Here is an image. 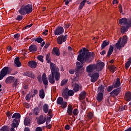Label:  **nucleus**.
<instances>
[{"mask_svg": "<svg viewBox=\"0 0 131 131\" xmlns=\"http://www.w3.org/2000/svg\"><path fill=\"white\" fill-rule=\"evenodd\" d=\"M94 57H95V54L93 52H83L82 54H79L78 56L77 60L81 62H77L76 65L78 67V69H80L81 67L83 66L82 64L85 62V61H91L94 59Z\"/></svg>", "mask_w": 131, "mask_h": 131, "instance_id": "1", "label": "nucleus"}, {"mask_svg": "<svg viewBox=\"0 0 131 131\" xmlns=\"http://www.w3.org/2000/svg\"><path fill=\"white\" fill-rule=\"evenodd\" d=\"M104 64L103 62L98 61L96 65L90 64L88 67H87L86 72L89 73V74H92V73L94 72V71H97V72H99L103 69V67H104Z\"/></svg>", "mask_w": 131, "mask_h": 131, "instance_id": "2", "label": "nucleus"}, {"mask_svg": "<svg viewBox=\"0 0 131 131\" xmlns=\"http://www.w3.org/2000/svg\"><path fill=\"white\" fill-rule=\"evenodd\" d=\"M119 23L120 25H126V27H122L121 28V32L124 33L127 30H128L129 27H131V21H127V19L126 18H123L119 20Z\"/></svg>", "mask_w": 131, "mask_h": 131, "instance_id": "3", "label": "nucleus"}, {"mask_svg": "<svg viewBox=\"0 0 131 131\" xmlns=\"http://www.w3.org/2000/svg\"><path fill=\"white\" fill-rule=\"evenodd\" d=\"M31 12H32V4H28L25 6H23L19 10V13L21 15L30 14Z\"/></svg>", "mask_w": 131, "mask_h": 131, "instance_id": "4", "label": "nucleus"}, {"mask_svg": "<svg viewBox=\"0 0 131 131\" xmlns=\"http://www.w3.org/2000/svg\"><path fill=\"white\" fill-rule=\"evenodd\" d=\"M127 42V36H124L122 38H120L118 42L116 44L117 49L120 50L121 48H123L125 44Z\"/></svg>", "mask_w": 131, "mask_h": 131, "instance_id": "5", "label": "nucleus"}, {"mask_svg": "<svg viewBox=\"0 0 131 131\" xmlns=\"http://www.w3.org/2000/svg\"><path fill=\"white\" fill-rule=\"evenodd\" d=\"M12 72V69L9 67H4L0 73V80H2L4 77L6 76L7 74H10Z\"/></svg>", "mask_w": 131, "mask_h": 131, "instance_id": "6", "label": "nucleus"}, {"mask_svg": "<svg viewBox=\"0 0 131 131\" xmlns=\"http://www.w3.org/2000/svg\"><path fill=\"white\" fill-rule=\"evenodd\" d=\"M52 66L53 69L54 71V77L55 78V80L58 81L59 79H60V73H59V68H57L56 67L55 64H54L53 63H50V68L51 66Z\"/></svg>", "mask_w": 131, "mask_h": 131, "instance_id": "7", "label": "nucleus"}, {"mask_svg": "<svg viewBox=\"0 0 131 131\" xmlns=\"http://www.w3.org/2000/svg\"><path fill=\"white\" fill-rule=\"evenodd\" d=\"M14 81H15L14 82ZM5 82L6 83H11V82H14V83L12 85V86L16 89L17 87V80L15 79V77L9 76L7 77L5 80Z\"/></svg>", "mask_w": 131, "mask_h": 131, "instance_id": "8", "label": "nucleus"}, {"mask_svg": "<svg viewBox=\"0 0 131 131\" xmlns=\"http://www.w3.org/2000/svg\"><path fill=\"white\" fill-rule=\"evenodd\" d=\"M13 119L12 123L11 124V131H15V127H17V113H15L12 117Z\"/></svg>", "mask_w": 131, "mask_h": 131, "instance_id": "9", "label": "nucleus"}, {"mask_svg": "<svg viewBox=\"0 0 131 131\" xmlns=\"http://www.w3.org/2000/svg\"><path fill=\"white\" fill-rule=\"evenodd\" d=\"M51 74L48 76V80L50 83H55V77H54V73L55 71L53 69V66H51Z\"/></svg>", "mask_w": 131, "mask_h": 131, "instance_id": "10", "label": "nucleus"}, {"mask_svg": "<svg viewBox=\"0 0 131 131\" xmlns=\"http://www.w3.org/2000/svg\"><path fill=\"white\" fill-rule=\"evenodd\" d=\"M89 75L91 77V80L92 82H96L99 76V73H93V74H89Z\"/></svg>", "mask_w": 131, "mask_h": 131, "instance_id": "11", "label": "nucleus"}, {"mask_svg": "<svg viewBox=\"0 0 131 131\" xmlns=\"http://www.w3.org/2000/svg\"><path fill=\"white\" fill-rule=\"evenodd\" d=\"M57 102V104L61 105L62 108H66V107H67V102L63 101V98L59 97Z\"/></svg>", "mask_w": 131, "mask_h": 131, "instance_id": "12", "label": "nucleus"}, {"mask_svg": "<svg viewBox=\"0 0 131 131\" xmlns=\"http://www.w3.org/2000/svg\"><path fill=\"white\" fill-rule=\"evenodd\" d=\"M62 33H64V28L62 27L57 28L54 31L55 35H60Z\"/></svg>", "mask_w": 131, "mask_h": 131, "instance_id": "13", "label": "nucleus"}, {"mask_svg": "<svg viewBox=\"0 0 131 131\" xmlns=\"http://www.w3.org/2000/svg\"><path fill=\"white\" fill-rule=\"evenodd\" d=\"M67 40V36L66 35L64 36H63V35L62 36H60L59 37H58L57 38V43H58V45H62V43H63L62 41H63V42L64 41H66V40Z\"/></svg>", "mask_w": 131, "mask_h": 131, "instance_id": "14", "label": "nucleus"}, {"mask_svg": "<svg viewBox=\"0 0 131 131\" xmlns=\"http://www.w3.org/2000/svg\"><path fill=\"white\" fill-rule=\"evenodd\" d=\"M28 66L30 67V68H36V67L37 66V63H36V61H34L33 60H31L28 62Z\"/></svg>", "mask_w": 131, "mask_h": 131, "instance_id": "15", "label": "nucleus"}, {"mask_svg": "<svg viewBox=\"0 0 131 131\" xmlns=\"http://www.w3.org/2000/svg\"><path fill=\"white\" fill-rule=\"evenodd\" d=\"M104 98V94L102 92H99L97 95L96 99L98 102H102Z\"/></svg>", "mask_w": 131, "mask_h": 131, "instance_id": "16", "label": "nucleus"}, {"mask_svg": "<svg viewBox=\"0 0 131 131\" xmlns=\"http://www.w3.org/2000/svg\"><path fill=\"white\" fill-rule=\"evenodd\" d=\"M42 80L43 83V84L45 85H48L49 84V81L47 78V74L43 73L42 75Z\"/></svg>", "mask_w": 131, "mask_h": 131, "instance_id": "17", "label": "nucleus"}, {"mask_svg": "<svg viewBox=\"0 0 131 131\" xmlns=\"http://www.w3.org/2000/svg\"><path fill=\"white\" fill-rule=\"evenodd\" d=\"M38 124H42L46 122V117L43 116H40L37 121Z\"/></svg>", "mask_w": 131, "mask_h": 131, "instance_id": "18", "label": "nucleus"}, {"mask_svg": "<svg viewBox=\"0 0 131 131\" xmlns=\"http://www.w3.org/2000/svg\"><path fill=\"white\" fill-rule=\"evenodd\" d=\"M124 99L127 102L131 101V93L130 92H127L125 93L124 96Z\"/></svg>", "mask_w": 131, "mask_h": 131, "instance_id": "19", "label": "nucleus"}, {"mask_svg": "<svg viewBox=\"0 0 131 131\" xmlns=\"http://www.w3.org/2000/svg\"><path fill=\"white\" fill-rule=\"evenodd\" d=\"M120 92V90L119 89H116L110 93L111 96H113V97H115V96H117V95H118Z\"/></svg>", "mask_w": 131, "mask_h": 131, "instance_id": "20", "label": "nucleus"}, {"mask_svg": "<svg viewBox=\"0 0 131 131\" xmlns=\"http://www.w3.org/2000/svg\"><path fill=\"white\" fill-rule=\"evenodd\" d=\"M79 90H81V85H80V84H75V85H74L73 90L75 93H76V92H78Z\"/></svg>", "mask_w": 131, "mask_h": 131, "instance_id": "21", "label": "nucleus"}, {"mask_svg": "<svg viewBox=\"0 0 131 131\" xmlns=\"http://www.w3.org/2000/svg\"><path fill=\"white\" fill-rule=\"evenodd\" d=\"M86 97V92H82L79 95V100H84Z\"/></svg>", "mask_w": 131, "mask_h": 131, "instance_id": "22", "label": "nucleus"}, {"mask_svg": "<svg viewBox=\"0 0 131 131\" xmlns=\"http://www.w3.org/2000/svg\"><path fill=\"white\" fill-rule=\"evenodd\" d=\"M53 53L54 55H56V56H60V50H59V48H54L53 50Z\"/></svg>", "mask_w": 131, "mask_h": 131, "instance_id": "23", "label": "nucleus"}, {"mask_svg": "<svg viewBox=\"0 0 131 131\" xmlns=\"http://www.w3.org/2000/svg\"><path fill=\"white\" fill-rule=\"evenodd\" d=\"M29 50L30 52H36V51H37V47H36L35 45H31L30 46Z\"/></svg>", "mask_w": 131, "mask_h": 131, "instance_id": "24", "label": "nucleus"}, {"mask_svg": "<svg viewBox=\"0 0 131 131\" xmlns=\"http://www.w3.org/2000/svg\"><path fill=\"white\" fill-rule=\"evenodd\" d=\"M73 110V107H72V105L71 104L69 105L68 106V113L69 115H72V110Z\"/></svg>", "mask_w": 131, "mask_h": 131, "instance_id": "25", "label": "nucleus"}, {"mask_svg": "<svg viewBox=\"0 0 131 131\" xmlns=\"http://www.w3.org/2000/svg\"><path fill=\"white\" fill-rule=\"evenodd\" d=\"M114 48L113 47V46H111L110 47V49L108 50V53H107V56L109 57L110 56H111V55L112 54V53H113V50H114Z\"/></svg>", "mask_w": 131, "mask_h": 131, "instance_id": "26", "label": "nucleus"}, {"mask_svg": "<svg viewBox=\"0 0 131 131\" xmlns=\"http://www.w3.org/2000/svg\"><path fill=\"white\" fill-rule=\"evenodd\" d=\"M86 2V0H83V1H82L80 3V5L79 6V8H78L79 10L82 9V8H83V7H84Z\"/></svg>", "mask_w": 131, "mask_h": 131, "instance_id": "27", "label": "nucleus"}, {"mask_svg": "<svg viewBox=\"0 0 131 131\" xmlns=\"http://www.w3.org/2000/svg\"><path fill=\"white\" fill-rule=\"evenodd\" d=\"M39 97L41 99H43L45 98V91H43V89L40 90Z\"/></svg>", "mask_w": 131, "mask_h": 131, "instance_id": "28", "label": "nucleus"}, {"mask_svg": "<svg viewBox=\"0 0 131 131\" xmlns=\"http://www.w3.org/2000/svg\"><path fill=\"white\" fill-rule=\"evenodd\" d=\"M109 45V41H104L101 45V49L103 50L105 47H107Z\"/></svg>", "mask_w": 131, "mask_h": 131, "instance_id": "29", "label": "nucleus"}, {"mask_svg": "<svg viewBox=\"0 0 131 131\" xmlns=\"http://www.w3.org/2000/svg\"><path fill=\"white\" fill-rule=\"evenodd\" d=\"M131 64V57L128 59V61L125 63V69H128Z\"/></svg>", "mask_w": 131, "mask_h": 131, "instance_id": "30", "label": "nucleus"}, {"mask_svg": "<svg viewBox=\"0 0 131 131\" xmlns=\"http://www.w3.org/2000/svg\"><path fill=\"white\" fill-rule=\"evenodd\" d=\"M120 85V79L119 78L117 79L116 82L114 84V88H118Z\"/></svg>", "mask_w": 131, "mask_h": 131, "instance_id": "31", "label": "nucleus"}, {"mask_svg": "<svg viewBox=\"0 0 131 131\" xmlns=\"http://www.w3.org/2000/svg\"><path fill=\"white\" fill-rule=\"evenodd\" d=\"M43 110L45 113H48V111H49V105L48 104H45L43 106Z\"/></svg>", "mask_w": 131, "mask_h": 131, "instance_id": "32", "label": "nucleus"}, {"mask_svg": "<svg viewBox=\"0 0 131 131\" xmlns=\"http://www.w3.org/2000/svg\"><path fill=\"white\" fill-rule=\"evenodd\" d=\"M25 125H29L30 124V120L29 118H26L24 121Z\"/></svg>", "mask_w": 131, "mask_h": 131, "instance_id": "33", "label": "nucleus"}, {"mask_svg": "<svg viewBox=\"0 0 131 131\" xmlns=\"http://www.w3.org/2000/svg\"><path fill=\"white\" fill-rule=\"evenodd\" d=\"M25 74L26 76H28V77L34 78V75L32 74V73L31 72H27Z\"/></svg>", "mask_w": 131, "mask_h": 131, "instance_id": "34", "label": "nucleus"}, {"mask_svg": "<svg viewBox=\"0 0 131 131\" xmlns=\"http://www.w3.org/2000/svg\"><path fill=\"white\" fill-rule=\"evenodd\" d=\"M0 130H2V131H10V128L9 127V126H5L2 127L1 128V129H0Z\"/></svg>", "mask_w": 131, "mask_h": 131, "instance_id": "35", "label": "nucleus"}, {"mask_svg": "<svg viewBox=\"0 0 131 131\" xmlns=\"http://www.w3.org/2000/svg\"><path fill=\"white\" fill-rule=\"evenodd\" d=\"M110 70L111 71V72H114L115 70H116V67L114 66H110L109 67Z\"/></svg>", "mask_w": 131, "mask_h": 131, "instance_id": "36", "label": "nucleus"}, {"mask_svg": "<svg viewBox=\"0 0 131 131\" xmlns=\"http://www.w3.org/2000/svg\"><path fill=\"white\" fill-rule=\"evenodd\" d=\"M31 96H32L31 93H29L28 94L26 95V100H27V101H29V100L31 99Z\"/></svg>", "mask_w": 131, "mask_h": 131, "instance_id": "37", "label": "nucleus"}, {"mask_svg": "<svg viewBox=\"0 0 131 131\" xmlns=\"http://www.w3.org/2000/svg\"><path fill=\"white\" fill-rule=\"evenodd\" d=\"M48 115L49 117H48V119H51L53 117V114H52V110H50L48 112Z\"/></svg>", "mask_w": 131, "mask_h": 131, "instance_id": "38", "label": "nucleus"}, {"mask_svg": "<svg viewBox=\"0 0 131 131\" xmlns=\"http://www.w3.org/2000/svg\"><path fill=\"white\" fill-rule=\"evenodd\" d=\"M93 116H94V114L92 112H89L87 114V117H88L89 119H92V118H93Z\"/></svg>", "mask_w": 131, "mask_h": 131, "instance_id": "39", "label": "nucleus"}, {"mask_svg": "<svg viewBox=\"0 0 131 131\" xmlns=\"http://www.w3.org/2000/svg\"><path fill=\"white\" fill-rule=\"evenodd\" d=\"M68 82V79H64L62 80L61 81V86L65 85V84H66V83H67Z\"/></svg>", "mask_w": 131, "mask_h": 131, "instance_id": "40", "label": "nucleus"}, {"mask_svg": "<svg viewBox=\"0 0 131 131\" xmlns=\"http://www.w3.org/2000/svg\"><path fill=\"white\" fill-rule=\"evenodd\" d=\"M98 92H99V93H102L104 92V86L101 85L100 86H99L98 88Z\"/></svg>", "mask_w": 131, "mask_h": 131, "instance_id": "41", "label": "nucleus"}, {"mask_svg": "<svg viewBox=\"0 0 131 131\" xmlns=\"http://www.w3.org/2000/svg\"><path fill=\"white\" fill-rule=\"evenodd\" d=\"M22 66V64L21 63V62L19 61V58L17 57V67H21Z\"/></svg>", "mask_w": 131, "mask_h": 131, "instance_id": "42", "label": "nucleus"}, {"mask_svg": "<svg viewBox=\"0 0 131 131\" xmlns=\"http://www.w3.org/2000/svg\"><path fill=\"white\" fill-rule=\"evenodd\" d=\"M43 39L41 38V37H38L36 39L35 41H37V42H38L39 43L41 42V41H43Z\"/></svg>", "mask_w": 131, "mask_h": 131, "instance_id": "43", "label": "nucleus"}, {"mask_svg": "<svg viewBox=\"0 0 131 131\" xmlns=\"http://www.w3.org/2000/svg\"><path fill=\"white\" fill-rule=\"evenodd\" d=\"M68 94L69 96H70L71 97L73 96V95H74V92L72 90H69L68 91Z\"/></svg>", "mask_w": 131, "mask_h": 131, "instance_id": "44", "label": "nucleus"}, {"mask_svg": "<svg viewBox=\"0 0 131 131\" xmlns=\"http://www.w3.org/2000/svg\"><path fill=\"white\" fill-rule=\"evenodd\" d=\"M37 59L39 60V61H40V62H43V56L39 55L37 57Z\"/></svg>", "mask_w": 131, "mask_h": 131, "instance_id": "45", "label": "nucleus"}, {"mask_svg": "<svg viewBox=\"0 0 131 131\" xmlns=\"http://www.w3.org/2000/svg\"><path fill=\"white\" fill-rule=\"evenodd\" d=\"M49 122H50V120H49L47 121L46 124H47V128L50 129V128H51V127H52V125L49 124Z\"/></svg>", "mask_w": 131, "mask_h": 131, "instance_id": "46", "label": "nucleus"}, {"mask_svg": "<svg viewBox=\"0 0 131 131\" xmlns=\"http://www.w3.org/2000/svg\"><path fill=\"white\" fill-rule=\"evenodd\" d=\"M46 60H47L48 63H50V62H51V59H50V55L49 54H47L46 55Z\"/></svg>", "mask_w": 131, "mask_h": 131, "instance_id": "47", "label": "nucleus"}, {"mask_svg": "<svg viewBox=\"0 0 131 131\" xmlns=\"http://www.w3.org/2000/svg\"><path fill=\"white\" fill-rule=\"evenodd\" d=\"M81 106L82 109H83V110H84V109H85V102L83 101V102L81 104Z\"/></svg>", "mask_w": 131, "mask_h": 131, "instance_id": "48", "label": "nucleus"}, {"mask_svg": "<svg viewBox=\"0 0 131 131\" xmlns=\"http://www.w3.org/2000/svg\"><path fill=\"white\" fill-rule=\"evenodd\" d=\"M38 108H35L34 110V114H35V115H37L38 114Z\"/></svg>", "mask_w": 131, "mask_h": 131, "instance_id": "49", "label": "nucleus"}, {"mask_svg": "<svg viewBox=\"0 0 131 131\" xmlns=\"http://www.w3.org/2000/svg\"><path fill=\"white\" fill-rule=\"evenodd\" d=\"M73 114H74V115H77V114H78V111L77 110V109L75 108L74 110L73 111Z\"/></svg>", "mask_w": 131, "mask_h": 131, "instance_id": "50", "label": "nucleus"}, {"mask_svg": "<svg viewBox=\"0 0 131 131\" xmlns=\"http://www.w3.org/2000/svg\"><path fill=\"white\" fill-rule=\"evenodd\" d=\"M7 116L8 117L9 119H11V115L12 114L10 112H8L6 113Z\"/></svg>", "mask_w": 131, "mask_h": 131, "instance_id": "51", "label": "nucleus"}, {"mask_svg": "<svg viewBox=\"0 0 131 131\" xmlns=\"http://www.w3.org/2000/svg\"><path fill=\"white\" fill-rule=\"evenodd\" d=\"M38 93V91L37 90H34L33 91V94H32V97H34V96H35V95H37Z\"/></svg>", "mask_w": 131, "mask_h": 131, "instance_id": "52", "label": "nucleus"}, {"mask_svg": "<svg viewBox=\"0 0 131 131\" xmlns=\"http://www.w3.org/2000/svg\"><path fill=\"white\" fill-rule=\"evenodd\" d=\"M113 90V86H110L107 88L108 92H111Z\"/></svg>", "mask_w": 131, "mask_h": 131, "instance_id": "53", "label": "nucleus"}, {"mask_svg": "<svg viewBox=\"0 0 131 131\" xmlns=\"http://www.w3.org/2000/svg\"><path fill=\"white\" fill-rule=\"evenodd\" d=\"M23 19V17L21 15H18L17 18V20L20 21V20H22Z\"/></svg>", "mask_w": 131, "mask_h": 131, "instance_id": "54", "label": "nucleus"}, {"mask_svg": "<svg viewBox=\"0 0 131 131\" xmlns=\"http://www.w3.org/2000/svg\"><path fill=\"white\" fill-rule=\"evenodd\" d=\"M36 131H42V128L40 127H37L36 128Z\"/></svg>", "mask_w": 131, "mask_h": 131, "instance_id": "55", "label": "nucleus"}, {"mask_svg": "<svg viewBox=\"0 0 131 131\" xmlns=\"http://www.w3.org/2000/svg\"><path fill=\"white\" fill-rule=\"evenodd\" d=\"M48 32H49V30H45L44 31V32L42 33V34H43L44 35H47V34H48Z\"/></svg>", "mask_w": 131, "mask_h": 131, "instance_id": "56", "label": "nucleus"}, {"mask_svg": "<svg viewBox=\"0 0 131 131\" xmlns=\"http://www.w3.org/2000/svg\"><path fill=\"white\" fill-rule=\"evenodd\" d=\"M119 10L120 13H122V6L121 5H119Z\"/></svg>", "mask_w": 131, "mask_h": 131, "instance_id": "57", "label": "nucleus"}, {"mask_svg": "<svg viewBox=\"0 0 131 131\" xmlns=\"http://www.w3.org/2000/svg\"><path fill=\"white\" fill-rule=\"evenodd\" d=\"M65 128L67 129V130H69V129H70V126L69 125H67L65 126Z\"/></svg>", "mask_w": 131, "mask_h": 131, "instance_id": "58", "label": "nucleus"}, {"mask_svg": "<svg viewBox=\"0 0 131 131\" xmlns=\"http://www.w3.org/2000/svg\"><path fill=\"white\" fill-rule=\"evenodd\" d=\"M113 5H117L118 1L117 0H114L113 2Z\"/></svg>", "mask_w": 131, "mask_h": 131, "instance_id": "59", "label": "nucleus"}, {"mask_svg": "<svg viewBox=\"0 0 131 131\" xmlns=\"http://www.w3.org/2000/svg\"><path fill=\"white\" fill-rule=\"evenodd\" d=\"M123 110H125V108L123 106H121L119 108V111H123Z\"/></svg>", "mask_w": 131, "mask_h": 131, "instance_id": "60", "label": "nucleus"}, {"mask_svg": "<svg viewBox=\"0 0 131 131\" xmlns=\"http://www.w3.org/2000/svg\"><path fill=\"white\" fill-rule=\"evenodd\" d=\"M14 66L17 67V57H16L14 59Z\"/></svg>", "mask_w": 131, "mask_h": 131, "instance_id": "61", "label": "nucleus"}, {"mask_svg": "<svg viewBox=\"0 0 131 131\" xmlns=\"http://www.w3.org/2000/svg\"><path fill=\"white\" fill-rule=\"evenodd\" d=\"M64 2L66 3V5H68V4L71 2V0H64Z\"/></svg>", "mask_w": 131, "mask_h": 131, "instance_id": "62", "label": "nucleus"}, {"mask_svg": "<svg viewBox=\"0 0 131 131\" xmlns=\"http://www.w3.org/2000/svg\"><path fill=\"white\" fill-rule=\"evenodd\" d=\"M7 50L8 52H10V51H12V47L11 46H8L7 48Z\"/></svg>", "mask_w": 131, "mask_h": 131, "instance_id": "63", "label": "nucleus"}, {"mask_svg": "<svg viewBox=\"0 0 131 131\" xmlns=\"http://www.w3.org/2000/svg\"><path fill=\"white\" fill-rule=\"evenodd\" d=\"M69 73H70V74H74V70H70L69 71Z\"/></svg>", "mask_w": 131, "mask_h": 131, "instance_id": "64", "label": "nucleus"}]
</instances>
